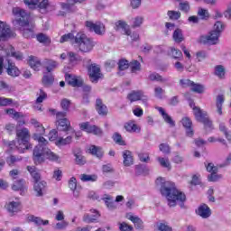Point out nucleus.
Returning a JSON list of instances; mask_svg holds the SVG:
<instances>
[{"mask_svg":"<svg viewBox=\"0 0 231 231\" xmlns=\"http://www.w3.org/2000/svg\"><path fill=\"white\" fill-rule=\"evenodd\" d=\"M222 176L217 175V173L212 172L208 176V181H217L218 180H221Z\"/></svg>","mask_w":231,"mask_h":231,"instance_id":"obj_63","label":"nucleus"},{"mask_svg":"<svg viewBox=\"0 0 231 231\" xmlns=\"http://www.w3.org/2000/svg\"><path fill=\"white\" fill-rule=\"evenodd\" d=\"M129 66L133 73H138V71H142V64L136 60H132L129 63Z\"/></svg>","mask_w":231,"mask_h":231,"instance_id":"obj_37","label":"nucleus"},{"mask_svg":"<svg viewBox=\"0 0 231 231\" xmlns=\"http://www.w3.org/2000/svg\"><path fill=\"white\" fill-rule=\"evenodd\" d=\"M58 131H62L63 133H68L69 131L73 132V127H71V122L68 118H63L56 121Z\"/></svg>","mask_w":231,"mask_h":231,"instance_id":"obj_11","label":"nucleus"},{"mask_svg":"<svg viewBox=\"0 0 231 231\" xmlns=\"http://www.w3.org/2000/svg\"><path fill=\"white\" fill-rule=\"evenodd\" d=\"M69 225V222L66 220H61V222H58L55 226L56 230H66L68 228V226Z\"/></svg>","mask_w":231,"mask_h":231,"instance_id":"obj_57","label":"nucleus"},{"mask_svg":"<svg viewBox=\"0 0 231 231\" xmlns=\"http://www.w3.org/2000/svg\"><path fill=\"white\" fill-rule=\"evenodd\" d=\"M225 103V97L223 95H218L217 97L216 107L217 113L221 116L223 115V104Z\"/></svg>","mask_w":231,"mask_h":231,"instance_id":"obj_33","label":"nucleus"},{"mask_svg":"<svg viewBox=\"0 0 231 231\" xmlns=\"http://www.w3.org/2000/svg\"><path fill=\"white\" fill-rule=\"evenodd\" d=\"M179 8L181 12H184L185 14H188L190 10V5L189 2H181L179 4Z\"/></svg>","mask_w":231,"mask_h":231,"instance_id":"obj_59","label":"nucleus"},{"mask_svg":"<svg viewBox=\"0 0 231 231\" xmlns=\"http://www.w3.org/2000/svg\"><path fill=\"white\" fill-rule=\"evenodd\" d=\"M61 10H64L66 14H73V12H77V7H75V4H69V3H60Z\"/></svg>","mask_w":231,"mask_h":231,"instance_id":"obj_25","label":"nucleus"},{"mask_svg":"<svg viewBox=\"0 0 231 231\" xmlns=\"http://www.w3.org/2000/svg\"><path fill=\"white\" fill-rule=\"evenodd\" d=\"M215 75L218 77V79H223V77H225V67H223V65H217L215 67Z\"/></svg>","mask_w":231,"mask_h":231,"instance_id":"obj_48","label":"nucleus"},{"mask_svg":"<svg viewBox=\"0 0 231 231\" xmlns=\"http://www.w3.org/2000/svg\"><path fill=\"white\" fill-rule=\"evenodd\" d=\"M114 142L117 143V145H125V141L122 138V134L116 132L112 136Z\"/></svg>","mask_w":231,"mask_h":231,"instance_id":"obj_46","label":"nucleus"},{"mask_svg":"<svg viewBox=\"0 0 231 231\" xmlns=\"http://www.w3.org/2000/svg\"><path fill=\"white\" fill-rule=\"evenodd\" d=\"M193 109L196 120L204 125L206 131H212V129H214V125L212 124V120L208 117V113L196 106Z\"/></svg>","mask_w":231,"mask_h":231,"instance_id":"obj_6","label":"nucleus"},{"mask_svg":"<svg viewBox=\"0 0 231 231\" xmlns=\"http://www.w3.org/2000/svg\"><path fill=\"white\" fill-rule=\"evenodd\" d=\"M159 149L161 152H163V154H171V146L167 143H161L159 145Z\"/></svg>","mask_w":231,"mask_h":231,"instance_id":"obj_60","label":"nucleus"},{"mask_svg":"<svg viewBox=\"0 0 231 231\" xmlns=\"http://www.w3.org/2000/svg\"><path fill=\"white\" fill-rule=\"evenodd\" d=\"M47 157V160H50V162H59V155L57 153L51 152L49 148L47 149V153L45 155Z\"/></svg>","mask_w":231,"mask_h":231,"instance_id":"obj_47","label":"nucleus"},{"mask_svg":"<svg viewBox=\"0 0 231 231\" xmlns=\"http://www.w3.org/2000/svg\"><path fill=\"white\" fill-rule=\"evenodd\" d=\"M115 30L116 32H118V30H123L125 35H131V29H129V25H127V23L122 20L116 22Z\"/></svg>","mask_w":231,"mask_h":231,"instance_id":"obj_18","label":"nucleus"},{"mask_svg":"<svg viewBox=\"0 0 231 231\" xmlns=\"http://www.w3.org/2000/svg\"><path fill=\"white\" fill-rule=\"evenodd\" d=\"M195 55L198 62H203L208 57V52L207 51H198Z\"/></svg>","mask_w":231,"mask_h":231,"instance_id":"obj_45","label":"nucleus"},{"mask_svg":"<svg viewBox=\"0 0 231 231\" xmlns=\"http://www.w3.org/2000/svg\"><path fill=\"white\" fill-rule=\"evenodd\" d=\"M96 111L100 116H107V113H109L107 106H106L100 98L96 100Z\"/></svg>","mask_w":231,"mask_h":231,"instance_id":"obj_16","label":"nucleus"},{"mask_svg":"<svg viewBox=\"0 0 231 231\" xmlns=\"http://www.w3.org/2000/svg\"><path fill=\"white\" fill-rule=\"evenodd\" d=\"M80 180H81V181H97V180H98V176L81 174L80 175Z\"/></svg>","mask_w":231,"mask_h":231,"instance_id":"obj_52","label":"nucleus"},{"mask_svg":"<svg viewBox=\"0 0 231 231\" xmlns=\"http://www.w3.org/2000/svg\"><path fill=\"white\" fill-rule=\"evenodd\" d=\"M219 37H221L219 33L211 31L208 35L200 36L199 42L200 44H209L210 46H214V44L219 42Z\"/></svg>","mask_w":231,"mask_h":231,"instance_id":"obj_8","label":"nucleus"},{"mask_svg":"<svg viewBox=\"0 0 231 231\" xmlns=\"http://www.w3.org/2000/svg\"><path fill=\"white\" fill-rule=\"evenodd\" d=\"M124 127L127 133H140V126L134 121L125 123Z\"/></svg>","mask_w":231,"mask_h":231,"instance_id":"obj_21","label":"nucleus"},{"mask_svg":"<svg viewBox=\"0 0 231 231\" xmlns=\"http://www.w3.org/2000/svg\"><path fill=\"white\" fill-rule=\"evenodd\" d=\"M128 219L132 221V223H134L137 230H143V220H142V218L136 216L130 215L128 216Z\"/></svg>","mask_w":231,"mask_h":231,"instance_id":"obj_24","label":"nucleus"},{"mask_svg":"<svg viewBox=\"0 0 231 231\" xmlns=\"http://www.w3.org/2000/svg\"><path fill=\"white\" fill-rule=\"evenodd\" d=\"M157 162H159L161 167H163V169H168V171H171V166L169 158L158 157Z\"/></svg>","mask_w":231,"mask_h":231,"instance_id":"obj_39","label":"nucleus"},{"mask_svg":"<svg viewBox=\"0 0 231 231\" xmlns=\"http://www.w3.org/2000/svg\"><path fill=\"white\" fill-rule=\"evenodd\" d=\"M123 163L125 167H131L134 163V159H133V152L129 150H125L123 152Z\"/></svg>","mask_w":231,"mask_h":231,"instance_id":"obj_20","label":"nucleus"},{"mask_svg":"<svg viewBox=\"0 0 231 231\" xmlns=\"http://www.w3.org/2000/svg\"><path fill=\"white\" fill-rule=\"evenodd\" d=\"M105 201V205H106L107 208H115V202H113V197L105 194L104 197L101 199Z\"/></svg>","mask_w":231,"mask_h":231,"instance_id":"obj_40","label":"nucleus"},{"mask_svg":"<svg viewBox=\"0 0 231 231\" xmlns=\"http://www.w3.org/2000/svg\"><path fill=\"white\" fill-rule=\"evenodd\" d=\"M29 66L34 69V71H39L41 66H42V63H41V60L33 56H31L29 59Z\"/></svg>","mask_w":231,"mask_h":231,"instance_id":"obj_32","label":"nucleus"},{"mask_svg":"<svg viewBox=\"0 0 231 231\" xmlns=\"http://www.w3.org/2000/svg\"><path fill=\"white\" fill-rule=\"evenodd\" d=\"M16 142L11 141L9 147L11 149H17L18 152H24L28 149H32V143H30V130L28 128H22L16 130Z\"/></svg>","mask_w":231,"mask_h":231,"instance_id":"obj_3","label":"nucleus"},{"mask_svg":"<svg viewBox=\"0 0 231 231\" xmlns=\"http://www.w3.org/2000/svg\"><path fill=\"white\" fill-rule=\"evenodd\" d=\"M65 80L67 84H69V86H72V88H82L84 84L82 79L69 73L65 74Z\"/></svg>","mask_w":231,"mask_h":231,"instance_id":"obj_10","label":"nucleus"},{"mask_svg":"<svg viewBox=\"0 0 231 231\" xmlns=\"http://www.w3.org/2000/svg\"><path fill=\"white\" fill-rule=\"evenodd\" d=\"M79 129H81V131H85V133L91 134V131L93 130V125H90L89 122L81 123L79 125Z\"/></svg>","mask_w":231,"mask_h":231,"instance_id":"obj_53","label":"nucleus"},{"mask_svg":"<svg viewBox=\"0 0 231 231\" xmlns=\"http://www.w3.org/2000/svg\"><path fill=\"white\" fill-rule=\"evenodd\" d=\"M87 69L89 80L93 84H97L100 79L104 77V74H102V70L100 69V65L97 63L88 65Z\"/></svg>","mask_w":231,"mask_h":231,"instance_id":"obj_7","label":"nucleus"},{"mask_svg":"<svg viewBox=\"0 0 231 231\" xmlns=\"http://www.w3.org/2000/svg\"><path fill=\"white\" fill-rule=\"evenodd\" d=\"M46 98H48L46 92H44L42 89H40L39 97L36 99V104H42Z\"/></svg>","mask_w":231,"mask_h":231,"instance_id":"obj_58","label":"nucleus"},{"mask_svg":"<svg viewBox=\"0 0 231 231\" xmlns=\"http://www.w3.org/2000/svg\"><path fill=\"white\" fill-rule=\"evenodd\" d=\"M55 80V78H53V74L51 73H44L42 78V84L43 86H51L53 84V81Z\"/></svg>","mask_w":231,"mask_h":231,"instance_id":"obj_36","label":"nucleus"},{"mask_svg":"<svg viewBox=\"0 0 231 231\" xmlns=\"http://www.w3.org/2000/svg\"><path fill=\"white\" fill-rule=\"evenodd\" d=\"M42 66H43V68H45L47 73H51V71H53V69H56V68H57V66H59V64L55 60L46 59L42 61Z\"/></svg>","mask_w":231,"mask_h":231,"instance_id":"obj_19","label":"nucleus"},{"mask_svg":"<svg viewBox=\"0 0 231 231\" xmlns=\"http://www.w3.org/2000/svg\"><path fill=\"white\" fill-rule=\"evenodd\" d=\"M156 185H161V194L165 196L168 205L170 207H176L180 205V208L185 207V201H187V196L182 191L176 189V184L171 181H164L163 178L159 177L155 181Z\"/></svg>","mask_w":231,"mask_h":231,"instance_id":"obj_1","label":"nucleus"},{"mask_svg":"<svg viewBox=\"0 0 231 231\" xmlns=\"http://www.w3.org/2000/svg\"><path fill=\"white\" fill-rule=\"evenodd\" d=\"M27 221L29 223H34V225H37V226H41V225H49L50 221L48 220H42V218L39 217H35L33 215H29L27 217Z\"/></svg>","mask_w":231,"mask_h":231,"instance_id":"obj_23","label":"nucleus"},{"mask_svg":"<svg viewBox=\"0 0 231 231\" xmlns=\"http://www.w3.org/2000/svg\"><path fill=\"white\" fill-rule=\"evenodd\" d=\"M90 134H95L96 136H103L104 131H102V128H100L97 125H93L92 131Z\"/></svg>","mask_w":231,"mask_h":231,"instance_id":"obj_62","label":"nucleus"},{"mask_svg":"<svg viewBox=\"0 0 231 231\" xmlns=\"http://www.w3.org/2000/svg\"><path fill=\"white\" fill-rule=\"evenodd\" d=\"M143 97V91L137 90V91H132L128 96L127 98L130 100V102H136L138 100H141Z\"/></svg>","mask_w":231,"mask_h":231,"instance_id":"obj_28","label":"nucleus"},{"mask_svg":"<svg viewBox=\"0 0 231 231\" xmlns=\"http://www.w3.org/2000/svg\"><path fill=\"white\" fill-rule=\"evenodd\" d=\"M90 211H92V213L94 215L90 216L89 214L86 213L83 216L84 223H95V221H97V219H98V217H100V214L98 213V211H97L95 209H91Z\"/></svg>","mask_w":231,"mask_h":231,"instance_id":"obj_22","label":"nucleus"},{"mask_svg":"<svg viewBox=\"0 0 231 231\" xmlns=\"http://www.w3.org/2000/svg\"><path fill=\"white\" fill-rule=\"evenodd\" d=\"M183 127L186 129V134L189 138H192L194 136V130L192 129V121L189 117H184L181 120Z\"/></svg>","mask_w":231,"mask_h":231,"instance_id":"obj_17","label":"nucleus"},{"mask_svg":"<svg viewBox=\"0 0 231 231\" xmlns=\"http://www.w3.org/2000/svg\"><path fill=\"white\" fill-rule=\"evenodd\" d=\"M32 138L39 143L34 147L32 152V160L36 165H39L44 162V158L48 152V147L46 146L48 145V140H46L43 136H39L37 134H33Z\"/></svg>","mask_w":231,"mask_h":231,"instance_id":"obj_4","label":"nucleus"},{"mask_svg":"<svg viewBox=\"0 0 231 231\" xmlns=\"http://www.w3.org/2000/svg\"><path fill=\"white\" fill-rule=\"evenodd\" d=\"M149 80L152 82H162V84L165 82H169V79L163 78L162 75L156 72H152L148 77Z\"/></svg>","mask_w":231,"mask_h":231,"instance_id":"obj_26","label":"nucleus"},{"mask_svg":"<svg viewBox=\"0 0 231 231\" xmlns=\"http://www.w3.org/2000/svg\"><path fill=\"white\" fill-rule=\"evenodd\" d=\"M74 162L76 163V165H86V157H84V155H82V152L80 151H74Z\"/></svg>","mask_w":231,"mask_h":231,"instance_id":"obj_30","label":"nucleus"},{"mask_svg":"<svg viewBox=\"0 0 231 231\" xmlns=\"http://www.w3.org/2000/svg\"><path fill=\"white\" fill-rule=\"evenodd\" d=\"M198 15L200 17V19L207 21L208 17H210V14H208V10L199 8Z\"/></svg>","mask_w":231,"mask_h":231,"instance_id":"obj_51","label":"nucleus"},{"mask_svg":"<svg viewBox=\"0 0 231 231\" xmlns=\"http://www.w3.org/2000/svg\"><path fill=\"white\" fill-rule=\"evenodd\" d=\"M168 16L172 21H178V19H180V17H181V13H180L178 11H168Z\"/></svg>","mask_w":231,"mask_h":231,"instance_id":"obj_56","label":"nucleus"},{"mask_svg":"<svg viewBox=\"0 0 231 231\" xmlns=\"http://www.w3.org/2000/svg\"><path fill=\"white\" fill-rule=\"evenodd\" d=\"M171 53L173 57V59H175L176 60H183V53L181 52V51L171 47Z\"/></svg>","mask_w":231,"mask_h":231,"instance_id":"obj_41","label":"nucleus"},{"mask_svg":"<svg viewBox=\"0 0 231 231\" xmlns=\"http://www.w3.org/2000/svg\"><path fill=\"white\" fill-rule=\"evenodd\" d=\"M196 213L202 217V219H208V217L212 216V210H210V208H208L207 204L200 205Z\"/></svg>","mask_w":231,"mask_h":231,"instance_id":"obj_14","label":"nucleus"},{"mask_svg":"<svg viewBox=\"0 0 231 231\" xmlns=\"http://www.w3.org/2000/svg\"><path fill=\"white\" fill-rule=\"evenodd\" d=\"M73 140V135H69L66 138L59 137L55 144L57 147H63V145H69Z\"/></svg>","mask_w":231,"mask_h":231,"instance_id":"obj_34","label":"nucleus"},{"mask_svg":"<svg viewBox=\"0 0 231 231\" xmlns=\"http://www.w3.org/2000/svg\"><path fill=\"white\" fill-rule=\"evenodd\" d=\"M6 208L12 214L21 212V202L11 201L6 205Z\"/></svg>","mask_w":231,"mask_h":231,"instance_id":"obj_27","label":"nucleus"},{"mask_svg":"<svg viewBox=\"0 0 231 231\" xmlns=\"http://www.w3.org/2000/svg\"><path fill=\"white\" fill-rule=\"evenodd\" d=\"M86 26L90 32H95L97 35H104L106 33V25L102 23H94L93 22L87 21Z\"/></svg>","mask_w":231,"mask_h":231,"instance_id":"obj_9","label":"nucleus"},{"mask_svg":"<svg viewBox=\"0 0 231 231\" xmlns=\"http://www.w3.org/2000/svg\"><path fill=\"white\" fill-rule=\"evenodd\" d=\"M119 230L121 231H133V226L127 225V223L123 222L120 224Z\"/></svg>","mask_w":231,"mask_h":231,"instance_id":"obj_64","label":"nucleus"},{"mask_svg":"<svg viewBox=\"0 0 231 231\" xmlns=\"http://www.w3.org/2000/svg\"><path fill=\"white\" fill-rule=\"evenodd\" d=\"M191 91L201 94L205 91V87L201 84H196L193 82V85H191Z\"/></svg>","mask_w":231,"mask_h":231,"instance_id":"obj_54","label":"nucleus"},{"mask_svg":"<svg viewBox=\"0 0 231 231\" xmlns=\"http://www.w3.org/2000/svg\"><path fill=\"white\" fill-rule=\"evenodd\" d=\"M129 64V60L125 59L119 60V61L117 62L119 71H125V69H128Z\"/></svg>","mask_w":231,"mask_h":231,"instance_id":"obj_43","label":"nucleus"},{"mask_svg":"<svg viewBox=\"0 0 231 231\" xmlns=\"http://www.w3.org/2000/svg\"><path fill=\"white\" fill-rule=\"evenodd\" d=\"M13 190H24V180H16L13 186Z\"/></svg>","mask_w":231,"mask_h":231,"instance_id":"obj_49","label":"nucleus"},{"mask_svg":"<svg viewBox=\"0 0 231 231\" xmlns=\"http://www.w3.org/2000/svg\"><path fill=\"white\" fill-rule=\"evenodd\" d=\"M213 28V32L218 33V35H221V33H223L225 30V23H223L221 21H217V23H215Z\"/></svg>","mask_w":231,"mask_h":231,"instance_id":"obj_42","label":"nucleus"},{"mask_svg":"<svg viewBox=\"0 0 231 231\" xmlns=\"http://www.w3.org/2000/svg\"><path fill=\"white\" fill-rule=\"evenodd\" d=\"M76 46L81 53H89L95 48V42L82 32L76 34Z\"/></svg>","mask_w":231,"mask_h":231,"instance_id":"obj_5","label":"nucleus"},{"mask_svg":"<svg viewBox=\"0 0 231 231\" xmlns=\"http://www.w3.org/2000/svg\"><path fill=\"white\" fill-rule=\"evenodd\" d=\"M36 39L38 42H41L42 44H50L51 42V40L49 38L48 35L40 32L36 35Z\"/></svg>","mask_w":231,"mask_h":231,"instance_id":"obj_38","label":"nucleus"},{"mask_svg":"<svg viewBox=\"0 0 231 231\" xmlns=\"http://www.w3.org/2000/svg\"><path fill=\"white\" fill-rule=\"evenodd\" d=\"M157 228L159 231H172V227L166 223H157Z\"/></svg>","mask_w":231,"mask_h":231,"instance_id":"obj_61","label":"nucleus"},{"mask_svg":"<svg viewBox=\"0 0 231 231\" xmlns=\"http://www.w3.org/2000/svg\"><path fill=\"white\" fill-rule=\"evenodd\" d=\"M47 183L44 180L36 181L33 185V190L36 192L37 198H41L46 194Z\"/></svg>","mask_w":231,"mask_h":231,"instance_id":"obj_13","label":"nucleus"},{"mask_svg":"<svg viewBox=\"0 0 231 231\" xmlns=\"http://www.w3.org/2000/svg\"><path fill=\"white\" fill-rule=\"evenodd\" d=\"M172 39L177 44H180L185 41V37L183 36V31L181 29H176L173 32Z\"/></svg>","mask_w":231,"mask_h":231,"instance_id":"obj_29","label":"nucleus"},{"mask_svg":"<svg viewBox=\"0 0 231 231\" xmlns=\"http://www.w3.org/2000/svg\"><path fill=\"white\" fill-rule=\"evenodd\" d=\"M60 42H71V44H76L77 36L73 35L71 32L64 34L60 37Z\"/></svg>","mask_w":231,"mask_h":231,"instance_id":"obj_35","label":"nucleus"},{"mask_svg":"<svg viewBox=\"0 0 231 231\" xmlns=\"http://www.w3.org/2000/svg\"><path fill=\"white\" fill-rule=\"evenodd\" d=\"M163 95H165V89L162 88V87H155L154 88V97L156 98H163Z\"/></svg>","mask_w":231,"mask_h":231,"instance_id":"obj_55","label":"nucleus"},{"mask_svg":"<svg viewBox=\"0 0 231 231\" xmlns=\"http://www.w3.org/2000/svg\"><path fill=\"white\" fill-rule=\"evenodd\" d=\"M5 71H6L7 75H9V77H13L14 79H15V77H19V75H21V70L19 69V68H17V66H15V63L11 62L10 60H8V65L5 68Z\"/></svg>","mask_w":231,"mask_h":231,"instance_id":"obj_15","label":"nucleus"},{"mask_svg":"<svg viewBox=\"0 0 231 231\" xmlns=\"http://www.w3.org/2000/svg\"><path fill=\"white\" fill-rule=\"evenodd\" d=\"M12 14L14 17L13 23L18 26L19 32L25 39H33L35 32L33 24H30V14L21 7H13Z\"/></svg>","mask_w":231,"mask_h":231,"instance_id":"obj_2","label":"nucleus"},{"mask_svg":"<svg viewBox=\"0 0 231 231\" xmlns=\"http://www.w3.org/2000/svg\"><path fill=\"white\" fill-rule=\"evenodd\" d=\"M23 3L30 10H35L39 5V0H23Z\"/></svg>","mask_w":231,"mask_h":231,"instance_id":"obj_50","label":"nucleus"},{"mask_svg":"<svg viewBox=\"0 0 231 231\" xmlns=\"http://www.w3.org/2000/svg\"><path fill=\"white\" fill-rule=\"evenodd\" d=\"M219 131L225 134L228 142H231V133L228 132V128H226V125H225V123L219 124Z\"/></svg>","mask_w":231,"mask_h":231,"instance_id":"obj_44","label":"nucleus"},{"mask_svg":"<svg viewBox=\"0 0 231 231\" xmlns=\"http://www.w3.org/2000/svg\"><path fill=\"white\" fill-rule=\"evenodd\" d=\"M10 37H12V29H10V25L0 21V41L10 39Z\"/></svg>","mask_w":231,"mask_h":231,"instance_id":"obj_12","label":"nucleus"},{"mask_svg":"<svg viewBox=\"0 0 231 231\" xmlns=\"http://www.w3.org/2000/svg\"><path fill=\"white\" fill-rule=\"evenodd\" d=\"M90 154L96 156L97 158H102L104 156V152L102 151V147L97 145H91L88 149Z\"/></svg>","mask_w":231,"mask_h":231,"instance_id":"obj_31","label":"nucleus"}]
</instances>
